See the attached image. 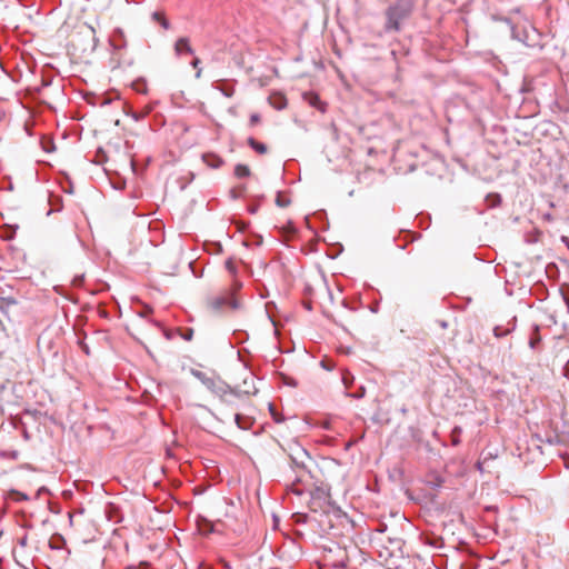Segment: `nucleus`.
<instances>
[{
    "mask_svg": "<svg viewBox=\"0 0 569 569\" xmlns=\"http://www.w3.org/2000/svg\"><path fill=\"white\" fill-rule=\"evenodd\" d=\"M316 101H318L317 97H315V100L311 101V104L316 106Z\"/></svg>",
    "mask_w": 569,
    "mask_h": 569,
    "instance_id": "25",
    "label": "nucleus"
},
{
    "mask_svg": "<svg viewBox=\"0 0 569 569\" xmlns=\"http://www.w3.org/2000/svg\"><path fill=\"white\" fill-rule=\"evenodd\" d=\"M198 408H199L200 410H202V411H206L208 415L213 416V413H212V412H211L207 407H204V406H198Z\"/></svg>",
    "mask_w": 569,
    "mask_h": 569,
    "instance_id": "19",
    "label": "nucleus"
},
{
    "mask_svg": "<svg viewBox=\"0 0 569 569\" xmlns=\"http://www.w3.org/2000/svg\"><path fill=\"white\" fill-rule=\"evenodd\" d=\"M259 121H260V116H259L258 113H253V114H251V117H250V123H251V124H256V123H258Z\"/></svg>",
    "mask_w": 569,
    "mask_h": 569,
    "instance_id": "14",
    "label": "nucleus"
},
{
    "mask_svg": "<svg viewBox=\"0 0 569 569\" xmlns=\"http://www.w3.org/2000/svg\"><path fill=\"white\" fill-rule=\"evenodd\" d=\"M277 204L280 207H286L288 204L287 201L281 200L280 198L277 199Z\"/></svg>",
    "mask_w": 569,
    "mask_h": 569,
    "instance_id": "17",
    "label": "nucleus"
},
{
    "mask_svg": "<svg viewBox=\"0 0 569 569\" xmlns=\"http://www.w3.org/2000/svg\"><path fill=\"white\" fill-rule=\"evenodd\" d=\"M117 36H119L120 38H123V31L121 29H117L113 34V39H112L113 41L117 40Z\"/></svg>",
    "mask_w": 569,
    "mask_h": 569,
    "instance_id": "16",
    "label": "nucleus"
},
{
    "mask_svg": "<svg viewBox=\"0 0 569 569\" xmlns=\"http://www.w3.org/2000/svg\"><path fill=\"white\" fill-rule=\"evenodd\" d=\"M481 466H482V465H481V462H478L477 467H478V469H479L480 471H482V467H481Z\"/></svg>",
    "mask_w": 569,
    "mask_h": 569,
    "instance_id": "24",
    "label": "nucleus"
},
{
    "mask_svg": "<svg viewBox=\"0 0 569 569\" xmlns=\"http://www.w3.org/2000/svg\"><path fill=\"white\" fill-rule=\"evenodd\" d=\"M242 385L238 386V391L243 395H256L258 389L254 385V378L250 372H246Z\"/></svg>",
    "mask_w": 569,
    "mask_h": 569,
    "instance_id": "4",
    "label": "nucleus"
},
{
    "mask_svg": "<svg viewBox=\"0 0 569 569\" xmlns=\"http://www.w3.org/2000/svg\"><path fill=\"white\" fill-rule=\"evenodd\" d=\"M226 266H227V268H228L230 271H232V262H231V261H228V262L226 263Z\"/></svg>",
    "mask_w": 569,
    "mask_h": 569,
    "instance_id": "21",
    "label": "nucleus"
},
{
    "mask_svg": "<svg viewBox=\"0 0 569 569\" xmlns=\"http://www.w3.org/2000/svg\"><path fill=\"white\" fill-rule=\"evenodd\" d=\"M199 63H200V60L198 58H196L193 61H192V67L197 69V72H196V78H200L201 77V68L199 67Z\"/></svg>",
    "mask_w": 569,
    "mask_h": 569,
    "instance_id": "12",
    "label": "nucleus"
},
{
    "mask_svg": "<svg viewBox=\"0 0 569 569\" xmlns=\"http://www.w3.org/2000/svg\"><path fill=\"white\" fill-rule=\"evenodd\" d=\"M563 299H565V302H566L567 308H568V310H569V297H563Z\"/></svg>",
    "mask_w": 569,
    "mask_h": 569,
    "instance_id": "22",
    "label": "nucleus"
},
{
    "mask_svg": "<svg viewBox=\"0 0 569 569\" xmlns=\"http://www.w3.org/2000/svg\"><path fill=\"white\" fill-rule=\"evenodd\" d=\"M174 50H176L177 54H181L182 52H187L190 54L193 53V50L190 47L189 40L187 38L178 39L176 42V46H174Z\"/></svg>",
    "mask_w": 569,
    "mask_h": 569,
    "instance_id": "5",
    "label": "nucleus"
},
{
    "mask_svg": "<svg viewBox=\"0 0 569 569\" xmlns=\"http://www.w3.org/2000/svg\"><path fill=\"white\" fill-rule=\"evenodd\" d=\"M206 388L217 397L224 398L227 395L233 393V390L218 377L212 376V378L206 380Z\"/></svg>",
    "mask_w": 569,
    "mask_h": 569,
    "instance_id": "3",
    "label": "nucleus"
},
{
    "mask_svg": "<svg viewBox=\"0 0 569 569\" xmlns=\"http://www.w3.org/2000/svg\"><path fill=\"white\" fill-rule=\"evenodd\" d=\"M191 373L193 377H196L201 383L206 387L207 382L206 380H210L212 376H208L207 373L200 371V370H191Z\"/></svg>",
    "mask_w": 569,
    "mask_h": 569,
    "instance_id": "9",
    "label": "nucleus"
},
{
    "mask_svg": "<svg viewBox=\"0 0 569 569\" xmlns=\"http://www.w3.org/2000/svg\"><path fill=\"white\" fill-rule=\"evenodd\" d=\"M153 18L159 20L161 26L164 28V29H169V22L164 19V18H161L160 14L158 12H154L153 13Z\"/></svg>",
    "mask_w": 569,
    "mask_h": 569,
    "instance_id": "11",
    "label": "nucleus"
},
{
    "mask_svg": "<svg viewBox=\"0 0 569 569\" xmlns=\"http://www.w3.org/2000/svg\"><path fill=\"white\" fill-rule=\"evenodd\" d=\"M248 143L250 144V147L256 150L258 153H266L267 152V146L261 143V142H258L257 140H254L253 138H250L248 140Z\"/></svg>",
    "mask_w": 569,
    "mask_h": 569,
    "instance_id": "8",
    "label": "nucleus"
},
{
    "mask_svg": "<svg viewBox=\"0 0 569 569\" xmlns=\"http://www.w3.org/2000/svg\"><path fill=\"white\" fill-rule=\"evenodd\" d=\"M10 302L7 301L4 298L0 297V310H4V307L8 306Z\"/></svg>",
    "mask_w": 569,
    "mask_h": 569,
    "instance_id": "15",
    "label": "nucleus"
},
{
    "mask_svg": "<svg viewBox=\"0 0 569 569\" xmlns=\"http://www.w3.org/2000/svg\"><path fill=\"white\" fill-rule=\"evenodd\" d=\"M234 174L238 177V178H246V177H249L250 176V169L247 164H237L236 168H234Z\"/></svg>",
    "mask_w": 569,
    "mask_h": 569,
    "instance_id": "7",
    "label": "nucleus"
},
{
    "mask_svg": "<svg viewBox=\"0 0 569 569\" xmlns=\"http://www.w3.org/2000/svg\"><path fill=\"white\" fill-rule=\"evenodd\" d=\"M234 421H236V423H237L239 429H247L248 428V426L242 423L241 416L238 415V413L234 415Z\"/></svg>",
    "mask_w": 569,
    "mask_h": 569,
    "instance_id": "13",
    "label": "nucleus"
},
{
    "mask_svg": "<svg viewBox=\"0 0 569 569\" xmlns=\"http://www.w3.org/2000/svg\"><path fill=\"white\" fill-rule=\"evenodd\" d=\"M342 382H343V385L346 386V388H348V387H349V383H350V380H349V378H348L347 376H343V377H342Z\"/></svg>",
    "mask_w": 569,
    "mask_h": 569,
    "instance_id": "18",
    "label": "nucleus"
},
{
    "mask_svg": "<svg viewBox=\"0 0 569 569\" xmlns=\"http://www.w3.org/2000/svg\"><path fill=\"white\" fill-rule=\"evenodd\" d=\"M411 11V3L409 0H398L393 6H390L386 12L388 31H398L400 22L409 16Z\"/></svg>",
    "mask_w": 569,
    "mask_h": 569,
    "instance_id": "1",
    "label": "nucleus"
},
{
    "mask_svg": "<svg viewBox=\"0 0 569 569\" xmlns=\"http://www.w3.org/2000/svg\"><path fill=\"white\" fill-rule=\"evenodd\" d=\"M3 331V325H2V321L0 320V333Z\"/></svg>",
    "mask_w": 569,
    "mask_h": 569,
    "instance_id": "23",
    "label": "nucleus"
},
{
    "mask_svg": "<svg viewBox=\"0 0 569 569\" xmlns=\"http://www.w3.org/2000/svg\"><path fill=\"white\" fill-rule=\"evenodd\" d=\"M227 306L232 309H238L240 307L238 300L231 297V295L216 296L208 299V307L212 311H220Z\"/></svg>",
    "mask_w": 569,
    "mask_h": 569,
    "instance_id": "2",
    "label": "nucleus"
},
{
    "mask_svg": "<svg viewBox=\"0 0 569 569\" xmlns=\"http://www.w3.org/2000/svg\"><path fill=\"white\" fill-rule=\"evenodd\" d=\"M271 104L277 110H281V109L286 108L287 101H286V99L283 97L279 96V97L276 98L274 101H271Z\"/></svg>",
    "mask_w": 569,
    "mask_h": 569,
    "instance_id": "10",
    "label": "nucleus"
},
{
    "mask_svg": "<svg viewBox=\"0 0 569 569\" xmlns=\"http://www.w3.org/2000/svg\"><path fill=\"white\" fill-rule=\"evenodd\" d=\"M183 338H184L186 340H190V339L192 338V330H189V332H188V333H186V335L183 336Z\"/></svg>",
    "mask_w": 569,
    "mask_h": 569,
    "instance_id": "20",
    "label": "nucleus"
},
{
    "mask_svg": "<svg viewBox=\"0 0 569 569\" xmlns=\"http://www.w3.org/2000/svg\"><path fill=\"white\" fill-rule=\"evenodd\" d=\"M202 160L212 169L219 168L222 163V160L214 154H203Z\"/></svg>",
    "mask_w": 569,
    "mask_h": 569,
    "instance_id": "6",
    "label": "nucleus"
},
{
    "mask_svg": "<svg viewBox=\"0 0 569 569\" xmlns=\"http://www.w3.org/2000/svg\"><path fill=\"white\" fill-rule=\"evenodd\" d=\"M362 396H363V392H361L359 395H355L353 397L361 398Z\"/></svg>",
    "mask_w": 569,
    "mask_h": 569,
    "instance_id": "26",
    "label": "nucleus"
}]
</instances>
